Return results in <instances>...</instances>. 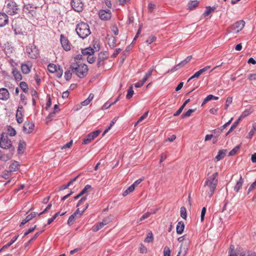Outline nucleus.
Segmentation results:
<instances>
[{
  "label": "nucleus",
  "mask_w": 256,
  "mask_h": 256,
  "mask_svg": "<svg viewBox=\"0 0 256 256\" xmlns=\"http://www.w3.org/2000/svg\"><path fill=\"white\" fill-rule=\"evenodd\" d=\"M218 172H214L212 176H208L204 182L203 187V192L205 194L211 198L216 190L218 184Z\"/></svg>",
  "instance_id": "f257e3e1"
},
{
  "label": "nucleus",
  "mask_w": 256,
  "mask_h": 256,
  "mask_svg": "<svg viewBox=\"0 0 256 256\" xmlns=\"http://www.w3.org/2000/svg\"><path fill=\"white\" fill-rule=\"evenodd\" d=\"M44 0H34L32 2L24 6V10L32 16L36 15V12L41 10Z\"/></svg>",
  "instance_id": "f03ea898"
},
{
  "label": "nucleus",
  "mask_w": 256,
  "mask_h": 256,
  "mask_svg": "<svg viewBox=\"0 0 256 256\" xmlns=\"http://www.w3.org/2000/svg\"><path fill=\"white\" fill-rule=\"evenodd\" d=\"M70 68L80 78H84L88 74V68L84 64L76 62L72 64Z\"/></svg>",
  "instance_id": "7ed1b4c3"
},
{
  "label": "nucleus",
  "mask_w": 256,
  "mask_h": 256,
  "mask_svg": "<svg viewBox=\"0 0 256 256\" xmlns=\"http://www.w3.org/2000/svg\"><path fill=\"white\" fill-rule=\"evenodd\" d=\"M76 30L78 36L82 39L86 38L90 34L89 26L83 22L77 24Z\"/></svg>",
  "instance_id": "20e7f679"
},
{
  "label": "nucleus",
  "mask_w": 256,
  "mask_h": 256,
  "mask_svg": "<svg viewBox=\"0 0 256 256\" xmlns=\"http://www.w3.org/2000/svg\"><path fill=\"white\" fill-rule=\"evenodd\" d=\"M0 148L3 149H10V155H12L14 152V148L12 146L11 140L4 133H2L0 135Z\"/></svg>",
  "instance_id": "39448f33"
},
{
  "label": "nucleus",
  "mask_w": 256,
  "mask_h": 256,
  "mask_svg": "<svg viewBox=\"0 0 256 256\" xmlns=\"http://www.w3.org/2000/svg\"><path fill=\"white\" fill-rule=\"evenodd\" d=\"M4 10L8 14L13 16L18 13V5L14 1L8 0L6 3Z\"/></svg>",
  "instance_id": "423d86ee"
},
{
  "label": "nucleus",
  "mask_w": 256,
  "mask_h": 256,
  "mask_svg": "<svg viewBox=\"0 0 256 256\" xmlns=\"http://www.w3.org/2000/svg\"><path fill=\"white\" fill-rule=\"evenodd\" d=\"M26 52L31 58H36L38 56V48L34 44H30L26 47Z\"/></svg>",
  "instance_id": "0eeeda50"
},
{
  "label": "nucleus",
  "mask_w": 256,
  "mask_h": 256,
  "mask_svg": "<svg viewBox=\"0 0 256 256\" xmlns=\"http://www.w3.org/2000/svg\"><path fill=\"white\" fill-rule=\"evenodd\" d=\"M229 256H246V252L239 248L234 250V246L232 244L228 251Z\"/></svg>",
  "instance_id": "6e6552de"
},
{
  "label": "nucleus",
  "mask_w": 256,
  "mask_h": 256,
  "mask_svg": "<svg viewBox=\"0 0 256 256\" xmlns=\"http://www.w3.org/2000/svg\"><path fill=\"white\" fill-rule=\"evenodd\" d=\"M245 25V22L244 21L241 20L240 21H238L234 24L231 26V30H228V32H230L232 31H234L236 33L238 32H240L242 29L244 28Z\"/></svg>",
  "instance_id": "1a4fd4ad"
},
{
  "label": "nucleus",
  "mask_w": 256,
  "mask_h": 256,
  "mask_svg": "<svg viewBox=\"0 0 256 256\" xmlns=\"http://www.w3.org/2000/svg\"><path fill=\"white\" fill-rule=\"evenodd\" d=\"M101 131L99 130L90 132L86 136L82 142V144H86L93 140L94 138H96L98 134L100 133Z\"/></svg>",
  "instance_id": "9d476101"
},
{
  "label": "nucleus",
  "mask_w": 256,
  "mask_h": 256,
  "mask_svg": "<svg viewBox=\"0 0 256 256\" xmlns=\"http://www.w3.org/2000/svg\"><path fill=\"white\" fill-rule=\"evenodd\" d=\"M71 6L74 11L80 12L83 10L84 4L82 0H72Z\"/></svg>",
  "instance_id": "9b49d317"
},
{
  "label": "nucleus",
  "mask_w": 256,
  "mask_h": 256,
  "mask_svg": "<svg viewBox=\"0 0 256 256\" xmlns=\"http://www.w3.org/2000/svg\"><path fill=\"white\" fill-rule=\"evenodd\" d=\"M100 18L104 20H107L110 18L112 14L109 10H101L98 12Z\"/></svg>",
  "instance_id": "f8f14e48"
},
{
  "label": "nucleus",
  "mask_w": 256,
  "mask_h": 256,
  "mask_svg": "<svg viewBox=\"0 0 256 256\" xmlns=\"http://www.w3.org/2000/svg\"><path fill=\"white\" fill-rule=\"evenodd\" d=\"M3 48L6 54L8 57H10L14 51V48L12 44L7 42L4 44Z\"/></svg>",
  "instance_id": "ddd939ff"
},
{
  "label": "nucleus",
  "mask_w": 256,
  "mask_h": 256,
  "mask_svg": "<svg viewBox=\"0 0 256 256\" xmlns=\"http://www.w3.org/2000/svg\"><path fill=\"white\" fill-rule=\"evenodd\" d=\"M60 43L63 48L68 51L70 50V45L68 40L63 34L60 35Z\"/></svg>",
  "instance_id": "4468645a"
},
{
  "label": "nucleus",
  "mask_w": 256,
  "mask_h": 256,
  "mask_svg": "<svg viewBox=\"0 0 256 256\" xmlns=\"http://www.w3.org/2000/svg\"><path fill=\"white\" fill-rule=\"evenodd\" d=\"M108 55L106 52H100L98 54L96 65L100 67L104 64V60L107 58Z\"/></svg>",
  "instance_id": "2eb2a0df"
},
{
  "label": "nucleus",
  "mask_w": 256,
  "mask_h": 256,
  "mask_svg": "<svg viewBox=\"0 0 256 256\" xmlns=\"http://www.w3.org/2000/svg\"><path fill=\"white\" fill-rule=\"evenodd\" d=\"M34 128V124L32 122H25L23 126V131L26 134H30Z\"/></svg>",
  "instance_id": "dca6fc26"
},
{
  "label": "nucleus",
  "mask_w": 256,
  "mask_h": 256,
  "mask_svg": "<svg viewBox=\"0 0 256 256\" xmlns=\"http://www.w3.org/2000/svg\"><path fill=\"white\" fill-rule=\"evenodd\" d=\"M23 111L24 108L22 106H19L18 108L16 116V121L18 124H21L23 122Z\"/></svg>",
  "instance_id": "f3484780"
},
{
  "label": "nucleus",
  "mask_w": 256,
  "mask_h": 256,
  "mask_svg": "<svg viewBox=\"0 0 256 256\" xmlns=\"http://www.w3.org/2000/svg\"><path fill=\"white\" fill-rule=\"evenodd\" d=\"M92 187L90 184L86 185L84 188L76 196H75L74 198V200L78 199L82 196L86 194L88 195V192L90 190H92Z\"/></svg>",
  "instance_id": "a211bd4d"
},
{
  "label": "nucleus",
  "mask_w": 256,
  "mask_h": 256,
  "mask_svg": "<svg viewBox=\"0 0 256 256\" xmlns=\"http://www.w3.org/2000/svg\"><path fill=\"white\" fill-rule=\"evenodd\" d=\"M8 22V16L4 12H0V27H3Z\"/></svg>",
  "instance_id": "6ab92c4d"
},
{
  "label": "nucleus",
  "mask_w": 256,
  "mask_h": 256,
  "mask_svg": "<svg viewBox=\"0 0 256 256\" xmlns=\"http://www.w3.org/2000/svg\"><path fill=\"white\" fill-rule=\"evenodd\" d=\"M10 98V93L6 88H0V100H6Z\"/></svg>",
  "instance_id": "aec40b11"
},
{
  "label": "nucleus",
  "mask_w": 256,
  "mask_h": 256,
  "mask_svg": "<svg viewBox=\"0 0 256 256\" xmlns=\"http://www.w3.org/2000/svg\"><path fill=\"white\" fill-rule=\"evenodd\" d=\"M79 208H78L76 212L70 216L68 220V224L71 226L76 218H79Z\"/></svg>",
  "instance_id": "412c9836"
},
{
  "label": "nucleus",
  "mask_w": 256,
  "mask_h": 256,
  "mask_svg": "<svg viewBox=\"0 0 256 256\" xmlns=\"http://www.w3.org/2000/svg\"><path fill=\"white\" fill-rule=\"evenodd\" d=\"M37 214H38L37 212H32L30 214H28V216H27L24 219L22 220V221L21 222V223L20 224V226H24L26 222H28L30 220L32 219L33 218L36 217Z\"/></svg>",
  "instance_id": "4be33fe9"
},
{
  "label": "nucleus",
  "mask_w": 256,
  "mask_h": 256,
  "mask_svg": "<svg viewBox=\"0 0 256 256\" xmlns=\"http://www.w3.org/2000/svg\"><path fill=\"white\" fill-rule=\"evenodd\" d=\"M20 164L16 161H12L9 166L8 170L12 172H16L19 170Z\"/></svg>",
  "instance_id": "5701e85b"
},
{
  "label": "nucleus",
  "mask_w": 256,
  "mask_h": 256,
  "mask_svg": "<svg viewBox=\"0 0 256 256\" xmlns=\"http://www.w3.org/2000/svg\"><path fill=\"white\" fill-rule=\"evenodd\" d=\"M206 10L202 14V17L204 18L209 16L210 15L211 13L216 8L215 6L210 7V6H206Z\"/></svg>",
  "instance_id": "b1692460"
},
{
  "label": "nucleus",
  "mask_w": 256,
  "mask_h": 256,
  "mask_svg": "<svg viewBox=\"0 0 256 256\" xmlns=\"http://www.w3.org/2000/svg\"><path fill=\"white\" fill-rule=\"evenodd\" d=\"M12 73L16 80L20 81L22 80V76L16 68H12Z\"/></svg>",
  "instance_id": "393cba45"
},
{
  "label": "nucleus",
  "mask_w": 256,
  "mask_h": 256,
  "mask_svg": "<svg viewBox=\"0 0 256 256\" xmlns=\"http://www.w3.org/2000/svg\"><path fill=\"white\" fill-rule=\"evenodd\" d=\"M184 224L183 222H178L176 227V233L178 234H182L184 232Z\"/></svg>",
  "instance_id": "a878e982"
},
{
  "label": "nucleus",
  "mask_w": 256,
  "mask_h": 256,
  "mask_svg": "<svg viewBox=\"0 0 256 256\" xmlns=\"http://www.w3.org/2000/svg\"><path fill=\"white\" fill-rule=\"evenodd\" d=\"M32 66L27 64H23L21 65V70L24 74H28L30 72Z\"/></svg>",
  "instance_id": "bb28decb"
},
{
  "label": "nucleus",
  "mask_w": 256,
  "mask_h": 256,
  "mask_svg": "<svg viewBox=\"0 0 256 256\" xmlns=\"http://www.w3.org/2000/svg\"><path fill=\"white\" fill-rule=\"evenodd\" d=\"M82 53L84 56L93 55L94 50L90 47L86 48L82 50Z\"/></svg>",
  "instance_id": "cd10ccee"
},
{
  "label": "nucleus",
  "mask_w": 256,
  "mask_h": 256,
  "mask_svg": "<svg viewBox=\"0 0 256 256\" xmlns=\"http://www.w3.org/2000/svg\"><path fill=\"white\" fill-rule=\"evenodd\" d=\"M243 183H244V180L242 178V176H240L239 180L236 182V184L235 186L234 187V190L236 192H238L239 191V190H240V188H242Z\"/></svg>",
  "instance_id": "c85d7f7f"
},
{
  "label": "nucleus",
  "mask_w": 256,
  "mask_h": 256,
  "mask_svg": "<svg viewBox=\"0 0 256 256\" xmlns=\"http://www.w3.org/2000/svg\"><path fill=\"white\" fill-rule=\"evenodd\" d=\"M94 95L93 94L91 93L89 94L88 98L82 101L81 102V105L82 106H88L92 100L94 98Z\"/></svg>",
  "instance_id": "c756f323"
},
{
  "label": "nucleus",
  "mask_w": 256,
  "mask_h": 256,
  "mask_svg": "<svg viewBox=\"0 0 256 256\" xmlns=\"http://www.w3.org/2000/svg\"><path fill=\"white\" fill-rule=\"evenodd\" d=\"M254 111V110L252 109V107H250L246 109L240 115V118H244L248 115H250V114H252Z\"/></svg>",
  "instance_id": "7c9ffc66"
},
{
  "label": "nucleus",
  "mask_w": 256,
  "mask_h": 256,
  "mask_svg": "<svg viewBox=\"0 0 256 256\" xmlns=\"http://www.w3.org/2000/svg\"><path fill=\"white\" fill-rule=\"evenodd\" d=\"M218 97L217 96H213L212 94H209L203 100L202 104V106H203L204 105L208 102L212 100H218Z\"/></svg>",
  "instance_id": "2f4dec72"
},
{
  "label": "nucleus",
  "mask_w": 256,
  "mask_h": 256,
  "mask_svg": "<svg viewBox=\"0 0 256 256\" xmlns=\"http://www.w3.org/2000/svg\"><path fill=\"white\" fill-rule=\"evenodd\" d=\"M78 176L79 175L77 176H76L66 184L62 185L60 187V190H64L68 188L70 185H72L74 183V182L76 180Z\"/></svg>",
  "instance_id": "473e14b6"
},
{
  "label": "nucleus",
  "mask_w": 256,
  "mask_h": 256,
  "mask_svg": "<svg viewBox=\"0 0 256 256\" xmlns=\"http://www.w3.org/2000/svg\"><path fill=\"white\" fill-rule=\"evenodd\" d=\"M224 157V150H220L218 151V154L214 158V162H218Z\"/></svg>",
  "instance_id": "72a5a7b5"
},
{
  "label": "nucleus",
  "mask_w": 256,
  "mask_h": 256,
  "mask_svg": "<svg viewBox=\"0 0 256 256\" xmlns=\"http://www.w3.org/2000/svg\"><path fill=\"white\" fill-rule=\"evenodd\" d=\"M18 236H19L18 234L14 236L12 238V240H10V242H8V244H6L2 246V248L4 249V248H8L10 247L12 244H13L17 240V239L18 238Z\"/></svg>",
  "instance_id": "f704fd0d"
},
{
  "label": "nucleus",
  "mask_w": 256,
  "mask_h": 256,
  "mask_svg": "<svg viewBox=\"0 0 256 256\" xmlns=\"http://www.w3.org/2000/svg\"><path fill=\"white\" fill-rule=\"evenodd\" d=\"M210 68V66H206L200 70L196 72L195 74H194V76L196 78H198L202 74H203L204 72L208 70Z\"/></svg>",
  "instance_id": "c9c22d12"
},
{
  "label": "nucleus",
  "mask_w": 256,
  "mask_h": 256,
  "mask_svg": "<svg viewBox=\"0 0 256 256\" xmlns=\"http://www.w3.org/2000/svg\"><path fill=\"white\" fill-rule=\"evenodd\" d=\"M58 66H56L53 64H50L48 66V70L49 72L51 73H54L56 70L58 68Z\"/></svg>",
  "instance_id": "e433bc0d"
},
{
  "label": "nucleus",
  "mask_w": 256,
  "mask_h": 256,
  "mask_svg": "<svg viewBox=\"0 0 256 256\" xmlns=\"http://www.w3.org/2000/svg\"><path fill=\"white\" fill-rule=\"evenodd\" d=\"M224 128V125L222 126L220 128L215 129L213 130V136L218 138L220 134L222 133L223 129Z\"/></svg>",
  "instance_id": "4c0bfd02"
},
{
  "label": "nucleus",
  "mask_w": 256,
  "mask_h": 256,
  "mask_svg": "<svg viewBox=\"0 0 256 256\" xmlns=\"http://www.w3.org/2000/svg\"><path fill=\"white\" fill-rule=\"evenodd\" d=\"M154 240L153 234L152 231H150L147 234L146 238L144 239V242L147 243H150Z\"/></svg>",
  "instance_id": "58836bf2"
},
{
  "label": "nucleus",
  "mask_w": 256,
  "mask_h": 256,
  "mask_svg": "<svg viewBox=\"0 0 256 256\" xmlns=\"http://www.w3.org/2000/svg\"><path fill=\"white\" fill-rule=\"evenodd\" d=\"M153 70H154V67H152L150 68V70H148V72L145 74L144 78H142V80H144V82H146L148 80V79L149 78V77H150L151 76Z\"/></svg>",
  "instance_id": "ea45409f"
},
{
  "label": "nucleus",
  "mask_w": 256,
  "mask_h": 256,
  "mask_svg": "<svg viewBox=\"0 0 256 256\" xmlns=\"http://www.w3.org/2000/svg\"><path fill=\"white\" fill-rule=\"evenodd\" d=\"M192 58V56H188L184 60L181 61L179 63V65H180V66H182V67L184 66V65H186V64H188L191 60Z\"/></svg>",
  "instance_id": "a19ab883"
},
{
  "label": "nucleus",
  "mask_w": 256,
  "mask_h": 256,
  "mask_svg": "<svg viewBox=\"0 0 256 256\" xmlns=\"http://www.w3.org/2000/svg\"><path fill=\"white\" fill-rule=\"evenodd\" d=\"M134 186L130 185L127 189H126L122 194V196H125L128 194L132 192L134 190Z\"/></svg>",
  "instance_id": "79ce46f5"
},
{
  "label": "nucleus",
  "mask_w": 256,
  "mask_h": 256,
  "mask_svg": "<svg viewBox=\"0 0 256 256\" xmlns=\"http://www.w3.org/2000/svg\"><path fill=\"white\" fill-rule=\"evenodd\" d=\"M72 71L71 69H70L69 70H67L65 72L64 78L66 80L68 81L71 78L72 76Z\"/></svg>",
  "instance_id": "37998d69"
},
{
  "label": "nucleus",
  "mask_w": 256,
  "mask_h": 256,
  "mask_svg": "<svg viewBox=\"0 0 256 256\" xmlns=\"http://www.w3.org/2000/svg\"><path fill=\"white\" fill-rule=\"evenodd\" d=\"M104 226V224L103 222H100L98 223L96 226H94L92 228V230L94 232H97L100 230L102 228H103Z\"/></svg>",
  "instance_id": "c03bdc74"
},
{
  "label": "nucleus",
  "mask_w": 256,
  "mask_h": 256,
  "mask_svg": "<svg viewBox=\"0 0 256 256\" xmlns=\"http://www.w3.org/2000/svg\"><path fill=\"white\" fill-rule=\"evenodd\" d=\"M20 86L22 91L24 92H26L28 90V86L26 82H22L20 84Z\"/></svg>",
  "instance_id": "a18cd8bd"
},
{
  "label": "nucleus",
  "mask_w": 256,
  "mask_h": 256,
  "mask_svg": "<svg viewBox=\"0 0 256 256\" xmlns=\"http://www.w3.org/2000/svg\"><path fill=\"white\" fill-rule=\"evenodd\" d=\"M180 216L186 220V208L184 206H182L180 210Z\"/></svg>",
  "instance_id": "49530a36"
},
{
  "label": "nucleus",
  "mask_w": 256,
  "mask_h": 256,
  "mask_svg": "<svg viewBox=\"0 0 256 256\" xmlns=\"http://www.w3.org/2000/svg\"><path fill=\"white\" fill-rule=\"evenodd\" d=\"M198 2L197 0H193L188 4V8L190 10L194 9L198 4Z\"/></svg>",
  "instance_id": "de8ad7c7"
},
{
  "label": "nucleus",
  "mask_w": 256,
  "mask_h": 256,
  "mask_svg": "<svg viewBox=\"0 0 256 256\" xmlns=\"http://www.w3.org/2000/svg\"><path fill=\"white\" fill-rule=\"evenodd\" d=\"M195 111L194 109H190L186 112L182 114V118H188L191 116L192 114Z\"/></svg>",
  "instance_id": "09e8293b"
},
{
  "label": "nucleus",
  "mask_w": 256,
  "mask_h": 256,
  "mask_svg": "<svg viewBox=\"0 0 256 256\" xmlns=\"http://www.w3.org/2000/svg\"><path fill=\"white\" fill-rule=\"evenodd\" d=\"M12 173V172L10 170H5L2 172V178H4L5 179H8L10 177V176H11Z\"/></svg>",
  "instance_id": "8fccbe9b"
},
{
  "label": "nucleus",
  "mask_w": 256,
  "mask_h": 256,
  "mask_svg": "<svg viewBox=\"0 0 256 256\" xmlns=\"http://www.w3.org/2000/svg\"><path fill=\"white\" fill-rule=\"evenodd\" d=\"M240 146H237L236 147H234L232 150L230 152L228 153V156H232L235 155L237 153L238 150L240 149Z\"/></svg>",
  "instance_id": "3c124183"
},
{
  "label": "nucleus",
  "mask_w": 256,
  "mask_h": 256,
  "mask_svg": "<svg viewBox=\"0 0 256 256\" xmlns=\"http://www.w3.org/2000/svg\"><path fill=\"white\" fill-rule=\"evenodd\" d=\"M134 92L132 90V86H130L128 90V93H127V94L126 96V98L128 99H130V98H132L134 94Z\"/></svg>",
  "instance_id": "603ef678"
},
{
  "label": "nucleus",
  "mask_w": 256,
  "mask_h": 256,
  "mask_svg": "<svg viewBox=\"0 0 256 256\" xmlns=\"http://www.w3.org/2000/svg\"><path fill=\"white\" fill-rule=\"evenodd\" d=\"M8 134L11 136H14L16 134V130L12 126H9L8 128Z\"/></svg>",
  "instance_id": "864d4df0"
},
{
  "label": "nucleus",
  "mask_w": 256,
  "mask_h": 256,
  "mask_svg": "<svg viewBox=\"0 0 256 256\" xmlns=\"http://www.w3.org/2000/svg\"><path fill=\"white\" fill-rule=\"evenodd\" d=\"M56 76L57 78H60L62 77L63 73L62 69L58 66V68L56 70V71L55 72Z\"/></svg>",
  "instance_id": "5fc2aeb1"
},
{
  "label": "nucleus",
  "mask_w": 256,
  "mask_h": 256,
  "mask_svg": "<svg viewBox=\"0 0 256 256\" xmlns=\"http://www.w3.org/2000/svg\"><path fill=\"white\" fill-rule=\"evenodd\" d=\"M170 248L168 246L164 248V256H170Z\"/></svg>",
  "instance_id": "6e6d98bb"
},
{
  "label": "nucleus",
  "mask_w": 256,
  "mask_h": 256,
  "mask_svg": "<svg viewBox=\"0 0 256 256\" xmlns=\"http://www.w3.org/2000/svg\"><path fill=\"white\" fill-rule=\"evenodd\" d=\"M42 232H36L34 235V236L26 244V246H28V245H29L34 240L36 239L37 238V237L40 235V234Z\"/></svg>",
  "instance_id": "4d7b16f0"
},
{
  "label": "nucleus",
  "mask_w": 256,
  "mask_h": 256,
  "mask_svg": "<svg viewBox=\"0 0 256 256\" xmlns=\"http://www.w3.org/2000/svg\"><path fill=\"white\" fill-rule=\"evenodd\" d=\"M60 214V212L56 213L51 218L48 220V224H50Z\"/></svg>",
  "instance_id": "13d9d810"
},
{
  "label": "nucleus",
  "mask_w": 256,
  "mask_h": 256,
  "mask_svg": "<svg viewBox=\"0 0 256 256\" xmlns=\"http://www.w3.org/2000/svg\"><path fill=\"white\" fill-rule=\"evenodd\" d=\"M256 130V124H252V128L250 130V132H249V134H248V136H249L250 138H251L254 135V130Z\"/></svg>",
  "instance_id": "bf43d9fd"
},
{
  "label": "nucleus",
  "mask_w": 256,
  "mask_h": 256,
  "mask_svg": "<svg viewBox=\"0 0 256 256\" xmlns=\"http://www.w3.org/2000/svg\"><path fill=\"white\" fill-rule=\"evenodd\" d=\"M148 112H146L140 118L138 119V122H136V124H137L138 123L141 122L144 119H145L147 116H148Z\"/></svg>",
  "instance_id": "052dcab7"
},
{
  "label": "nucleus",
  "mask_w": 256,
  "mask_h": 256,
  "mask_svg": "<svg viewBox=\"0 0 256 256\" xmlns=\"http://www.w3.org/2000/svg\"><path fill=\"white\" fill-rule=\"evenodd\" d=\"M156 40V37L154 36H150L146 40V42L150 44H152Z\"/></svg>",
  "instance_id": "680f3d73"
},
{
  "label": "nucleus",
  "mask_w": 256,
  "mask_h": 256,
  "mask_svg": "<svg viewBox=\"0 0 256 256\" xmlns=\"http://www.w3.org/2000/svg\"><path fill=\"white\" fill-rule=\"evenodd\" d=\"M140 252L142 254H145L147 252V248L142 244H141L140 245Z\"/></svg>",
  "instance_id": "e2e57ef3"
},
{
  "label": "nucleus",
  "mask_w": 256,
  "mask_h": 256,
  "mask_svg": "<svg viewBox=\"0 0 256 256\" xmlns=\"http://www.w3.org/2000/svg\"><path fill=\"white\" fill-rule=\"evenodd\" d=\"M109 40L110 41L108 42V44H109L110 46L114 48L115 46V44L116 42V38L114 37H112V38L110 39Z\"/></svg>",
  "instance_id": "0e129e2a"
},
{
  "label": "nucleus",
  "mask_w": 256,
  "mask_h": 256,
  "mask_svg": "<svg viewBox=\"0 0 256 256\" xmlns=\"http://www.w3.org/2000/svg\"><path fill=\"white\" fill-rule=\"evenodd\" d=\"M180 65H179V64L174 66L173 68H172L168 72H172L176 70H178L180 68H181Z\"/></svg>",
  "instance_id": "69168bd1"
},
{
  "label": "nucleus",
  "mask_w": 256,
  "mask_h": 256,
  "mask_svg": "<svg viewBox=\"0 0 256 256\" xmlns=\"http://www.w3.org/2000/svg\"><path fill=\"white\" fill-rule=\"evenodd\" d=\"M95 60V58L93 55L88 56L87 58V61L90 64H92Z\"/></svg>",
  "instance_id": "338daca9"
},
{
  "label": "nucleus",
  "mask_w": 256,
  "mask_h": 256,
  "mask_svg": "<svg viewBox=\"0 0 256 256\" xmlns=\"http://www.w3.org/2000/svg\"><path fill=\"white\" fill-rule=\"evenodd\" d=\"M112 106L111 102H106L102 106V110H106L110 106Z\"/></svg>",
  "instance_id": "774afa93"
}]
</instances>
